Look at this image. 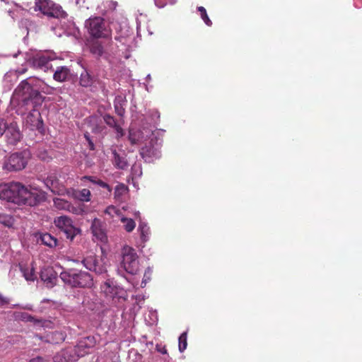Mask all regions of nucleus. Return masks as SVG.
Masks as SVG:
<instances>
[{
  "instance_id": "nucleus-35",
  "label": "nucleus",
  "mask_w": 362,
  "mask_h": 362,
  "mask_svg": "<svg viewBox=\"0 0 362 362\" xmlns=\"http://www.w3.org/2000/svg\"><path fill=\"white\" fill-rule=\"evenodd\" d=\"M105 214H107L112 218L118 217L120 218V216H122L119 211L115 206L110 205L106 208L105 210Z\"/></svg>"
},
{
  "instance_id": "nucleus-50",
  "label": "nucleus",
  "mask_w": 362,
  "mask_h": 362,
  "mask_svg": "<svg viewBox=\"0 0 362 362\" xmlns=\"http://www.w3.org/2000/svg\"><path fill=\"white\" fill-rule=\"evenodd\" d=\"M23 309L31 310L33 309V307L31 305H26L24 307H23Z\"/></svg>"
},
{
  "instance_id": "nucleus-5",
  "label": "nucleus",
  "mask_w": 362,
  "mask_h": 362,
  "mask_svg": "<svg viewBox=\"0 0 362 362\" xmlns=\"http://www.w3.org/2000/svg\"><path fill=\"white\" fill-rule=\"evenodd\" d=\"M85 25L88 33L93 37L105 38L110 35V31L101 17L90 18L86 21Z\"/></svg>"
},
{
  "instance_id": "nucleus-15",
  "label": "nucleus",
  "mask_w": 362,
  "mask_h": 362,
  "mask_svg": "<svg viewBox=\"0 0 362 362\" xmlns=\"http://www.w3.org/2000/svg\"><path fill=\"white\" fill-rule=\"evenodd\" d=\"M40 276L47 288H52L57 281V273L51 267H43L41 269Z\"/></svg>"
},
{
  "instance_id": "nucleus-53",
  "label": "nucleus",
  "mask_w": 362,
  "mask_h": 362,
  "mask_svg": "<svg viewBox=\"0 0 362 362\" xmlns=\"http://www.w3.org/2000/svg\"><path fill=\"white\" fill-rule=\"evenodd\" d=\"M146 79H147L148 81H150V80L151 79V75H150V74H148V75L146 76Z\"/></svg>"
},
{
  "instance_id": "nucleus-32",
  "label": "nucleus",
  "mask_w": 362,
  "mask_h": 362,
  "mask_svg": "<svg viewBox=\"0 0 362 362\" xmlns=\"http://www.w3.org/2000/svg\"><path fill=\"white\" fill-rule=\"evenodd\" d=\"M119 220L123 223V228L127 232L131 233L134 230L136 223L132 218H127L122 215Z\"/></svg>"
},
{
  "instance_id": "nucleus-19",
  "label": "nucleus",
  "mask_w": 362,
  "mask_h": 362,
  "mask_svg": "<svg viewBox=\"0 0 362 362\" xmlns=\"http://www.w3.org/2000/svg\"><path fill=\"white\" fill-rule=\"evenodd\" d=\"M72 73L69 68L66 66H58L55 70L53 78L58 82H64L71 79Z\"/></svg>"
},
{
  "instance_id": "nucleus-36",
  "label": "nucleus",
  "mask_w": 362,
  "mask_h": 362,
  "mask_svg": "<svg viewBox=\"0 0 362 362\" xmlns=\"http://www.w3.org/2000/svg\"><path fill=\"white\" fill-rule=\"evenodd\" d=\"M197 10L200 12L201 18L204 21V22L208 26H211L212 25L211 21L209 19L206 9L203 6H199L197 8Z\"/></svg>"
},
{
  "instance_id": "nucleus-47",
  "label": "nucleus",
  "mask_w": 362,
  "mask_h": 362,
  "mask_svg": "<svg viewBox=\"0 0 362 362\" xmlns=\"http://www.w3.org/2000/svg\"><path fill=\"white\" fill-rule=\"evenodd\" d=\"M158 351H160L163 354H167V349L165 347H163L161 349H158Z\"/></svg>"
},
{
  "instance_id": "nucleus-42",
  "label": "nucleus",
  "mask_w": 362,
  "mask_h": 362,
  "mask_svg": "<svg viewBox=\"0 0 362 362\" xmlns=\"http://www.w3.org/2000/svg\"><path fill=\"white\" fill-rule=\"evenodd\" d=\"M97 185H99L100 187H103V188L107 189L109 192H111V190H112L111 187H110V185L108 184H107L106 182H103L101 180H98L97 181Z\"/></svg>"
},
{
  "instance_id": "nucleus-37",
  "label": "nucleus",
  "mask_w": 362,
  "mask_h": 362,
  "mask_svg": "<svg viewBox=\"0 0 362 362\" xmlns=\"http://www.w3.org/2000/svg\"><path fill=\"white\" fill-rule=\"evenodd\" d=\"M187 346V332H183L179 337V351L183 352Z\"/></svg>"
},
{
  "instance_id": "nucleus-11",
  "label": "nucleus",
  "mask_w": 362,
  "mask_h": 362,
  "mask_svg": "<svg viewBox=\"0 0 362 362\" xmlns=\"http://www.w3.org/2000/svg\"><path fill=\"white\" fill-rule=\"evenodd\" d=\"M154 136L151 137L149 141V145L146 144L140 151L141 156L146 162L151 163L154 159L158 158L160 156L158 146H154L153 142Z\"/></svg>"
},
{
  "instance_id": "nucleus-10",
  "label": "nucleus",
  "mask_w": 362,
  "mask_h": 362,
  "mask_svg": "<svg viewBox=\"0 0 362 362\" xmlns=\"http://www.w3.org/2000/svg\"><path fill=\"white\" fill-rule=\"evenodd\" d=\"M83 266L88 270L93 271L98 274L106 273V267L103 263L101 259L97 257L95 255H90L81 260Z\"/></svg>"
},
{
  "instance_id": "nucleus-1",
  "label": "nucleus",
  "mask_w": 362,
  "mask_h": 362,
  "mask_svg": "<svg viewBox=\"0 0 362 362\" xmlns=\"http://www.w3.org/2000/svg\"><path fill=\"white\" fill-rule=\"evenodd\" d=\"M40 83V81L35 78H28L22 81L13 93L14 97L23 105L27 106V110H30L25 117V122L31 129L40 130L43 126L40 113L35 109L44 100L38 89L47 94L51 93L52 90V88L47 86L41 87Z\"/></svg>"
},
{
  "instance_id": "nucleus-27",
  "label": "nucleus",
  "mask_w": 362,
  "mask_h": 362,
  "mask_svg": "<svg viewBox=\"0 0 362 362\" xmlns=\"http://www.w3.org/2000/svg\"><path fill=\"white\" fill-rule=\"evenodd\" d=\"M90 126L93 133H102L105 129L102 119L97 117H91L90 118Z\"/></svg>"
},
{
  "instance_id": "nucleus-14",
  "label": "nucleus",
  "mask_w": 362,
  "mask_h": 362,
  "mask_svg": "<svg viewBox=\"0 0 362 362\" xmlns=\"http://www.w3.org/2000/svg\"><path fill=\"white\" fill-rule=\"evenodd\" d=\"M5 136L7 142L10 144L15 145L20 141L22 134L16 122H11L7 125Z\"/></svg>"
},
{
  "instance_id": "nucleus-55",
  "label": "nucleus",
  "mask_w": 362,
  "mask_h": 362,
  "mask_svg": "<svg viewBox=\"0 0 362 362\" xmlns=\"http://www.w3.org/2000/svg\"><path fill=\"white\" fill-rule=\"evenodd\" d=\"M139 211H137V212H136V213H135V216H139Z\"/></svg>"
},
{
  "instance_id": "nucleus-12",
  "label": "nucleus",
  "mask_w": 362,
  "mask_h": 362,
  "mask_svg": "<svg viewBox=\"0 0 362 362\" xmlns=\"http://www.w3.org/2000/svg\"><path fill=\"white\" fill-rule=\"evenodd\" d=\"M51 60L47 53H37L32 57L31 64L33 67L46 71L51 68Z\"/></svg>"
},
{
  "instance_id": "nucleus-17",
  "label": "nucleus",
  "mask_w": 362,
  "mask_h": 362,
  "mask_svg": "<svg viewBox=\"0 0 362 362\" xmlns=\"http://www.w3.org/2000/svg\"><path fill=\"white\" fill-rule=\"evenodd\" d=\"M45 184L53 193L58 194H69L64 186L60 185L56 176L54 175H49L45 180Z\"/></svg>"
},
{
  "instance_id": "nucleus-39",
  "label": "nucleus",
  "mask_w": 362,
  "mask_h": 362,
  "mask_svg": "<svg viewBox=\"0 0 362 362\" xmlns=\"http://www.w3.org/2000/svg\"><path fill=\"white\" fill-rule=\"evenodd\" d=\"M67 211L76 215H81L84 212V209L81 206H74L71 204H69Z\"/></svg>"
},
{
  "instance_id": "nucleus-43",
  "label": "nucleus",
  "mask_w": 362,
  "mask_h": 362,
  "mask_svg": "<svg viewBox=\"0 0 362 362\" xmlns=\"http://www.w3.org/2000/svg\"><path fill=\"white\" fill-rule=\"evenodd\" d=\"M88 180L90 182H91L92 183L97 185V181L99 179H97L95 177H93V176H83L82 177V180Z\"/></svg>"
},
{
  "instance_id": "nucleus-41",
  "label": "nucleus",
  "mask_w": 362,
  "mask_h": 362,
  "mask_svg": "<svg viewBox=\"0 0 362 362\" xmlns=\"http://www.w3.org/2000/svg\"><path fill=\"white\" fill-rule=\"evenodd\" d=\"M7 125L8 124L3 119H0V136L5 134Z\"/></svg>"
},
{
  "instance_id": "nucleus-46",
  "label": "nucleus",
  "mask_w": 362,
  "mask_h": 362,
  "mask_svg": "<svg viewBox=\"0 0 362 362\" xmlns=\"http://www.w3.org/2000/svg\"><path fill=\"white\" fill-rule=\"evenodd\" d=\"M7 302L8 301L2 296L0 295V305L7 303Z\"/></svg>"
},
{
  "instance_id": "nucleus-30",
  "label": "nucleus",
  "mask_w": 362,
  "mask_h": 362,
  "mask_svg": "<svg viewBox=\"0 0 362 362\" xmlns=\"http://www.w3.org/2000/svg\"><path fill=\"white\" fill-rule=\"evenodd\" d=\"M90 51L96 57H102L104 54V47L98 40H93L90 43Z\"/></svg>"
},
{
  "instance_id": "nucleus-34",
  "label": "nucleus",
  "mask_w": 362,
  "mask_h": 362,
  "mask_svg": "<svg viewBox=\"0 0 362 362\" xmlns=\"http://www.w3.org/2000/svg\"><path fill=\"white\" fill-rule=\"evenodd\" d=\"M13 218L7 214H0V223L6 226L11 227L13 224Z\"/></svg>"
},
{
  "instance_id": "nucleus-9",
  "label": "nucleus",
  "mask_w": 362,
  "mask_h": 362,
  "mask_svg": "<svg viewBox=\"0 0 362 362\" xmlns=\"http://www.w3.org/2000/svg\"><path fill=\"white\" fill-rule=\"evenodd\" d=\"M100 290L104 295L114 300L116 298H124V290L117 285L113 279H107L100 286Z\"/></svg>"
},
{
  "instance_id": "nucleus-22",
  "label": "nucleus",
  "mask_w": 362,
  "mask_h": 362,
  "mask_svg": "<svg viewBox=\"0 0 362 362\" xmlns=\"http://www.w3.org/2000/svg\"><path fill=\"white\" fill-rule=\"evenodd\" d=\"M102 119L109 127L113 128L117 133V138H120L124 136V132L122 128L117 124L115 119L109 114H105L102 117Z\"/></svg>"
},
{
  "instance_id": "nucleus-24",
  "label": "nucleus",
  "mask_w": 362,
  "mask_h": 362,
  "mask_svg": "<svg viewBox=\"0 0 362 362\" xmlns=\"http://www.w3.org/2000/svg\"><path fill=\"white\" fill-rule=\"evenodd\" d=\"M26 71L25 69L22 70H16V71H8L4 75V81L8 85V88L10 89L13 86V83L16 81L18 78V74H23Z\"/></svg>"
},
{
  "instance_id": "nucleus-16",
  "label": "nucleus",
  "mask_w": 362,
  "mask_h": 362,
  "mask_svg": "<svg viewBox=\"0 0 362 362\" xmlns=\"http://www.w3.org/2000/svg\"><path fill=\"white\" fill-rule=\"evenodd\" d=\"M90 230L92 231L93 236L97 240L102 243H105L107 241V235L105 226L100 219L95 218L93 220Z\"/></svg>"
},
{
  "instance_id": "nucleus-28",
  "label": "nucleus",
  "mask_w": 362,
  "mask_h": 362,
  "mask_svg": "<svg viewBox=\"0 0 362 362\" xmlns=\"http://www.w3.org/2000/svg\"><path fill=\"white\" fill-rule=\"evenodd\" d=\"M38 240L49 247H54L57 245V239L47 233H41Z\"/></svg>"
},
{
  "instance_id": "nucleus-51",
  "label": "nucleus",
  "mask_w": 362,
  "mask_h": 362,
  "mask_svg": "<svg viewBox=\"0 0 362 362\" xmlns=\"http://www.w3.org/2000/svg\"><path fill=\"white\" fill-rule=\"evenodd\" d=\"M54 334L55 336H59V337H59V339H60V340H64V337H63V335H62V334H61V333L56 332V333H54Z\"/></svg>"
},
{
  "instance_id": "nucleus-52",
  "label": "nucleus",
  "mask_w": 362,
  "mask_h": 362,
  "mask_svg": "<svg viewBox=\"0 0 362 362\" xmlns=\"http://www.w3.org/2000/svg\"><path fill=\"white\" fill-rule=\"evenodd\" d=\"M156 4L159 8H163L165 6V4H161V5L158 4L157 1H156Z\"/></svg>"
},
{
  "instance_id": "nucleus-31",
  "label": "nucleus",
  "mask_w": 362,
  "mask_h": 362,
  "mask_svg": "<svg viewBox=\"0 0 362 362\" xmlns=\"http://www.w3.org/2000/svg\"><path fill=\"white\" fill-rule=\"evenodd\" d=\"M127 101L122 96H117L115 100V109L116 113L119 116H123L124 114V105H126Z\"/></svg>"
},
{
  "instance_id": "nucleus-6",
  "label": "nucleus",
  "mask_w": 362,
  "mask_h": 362,
  "mask_svg": "<svg viewBox=\"0 0 362 362\" xmlns=\"http://www.w3.org/2000/svg\"><path fill=\"white\" fill-rule=\"evenodd\" d=\"M35 10L40 11L43 14L49 17L65 18L66 16V13L62 10V6L49 0H37L35 2Z\"/></svg>"
},
{
  "instance_id": "nucleus-29",
  "label": "nucleus",
  "mask_w": 362,
  "mask_h": 362,
  "mask_svg": "<svg viewBox=\"0 0 362 362\" xmlns=\"http://www.w3.org/2000/svg\"><path fill=\"white\" fill-rule=\"evenodd\" d=\"M138 230L140 233L141 240L143 243H146L149 240L150 238V228L146 223L140 221Z\"/></svg>"
},
{
  "instance_id": "nucleus-4",
  "label": "nucleus",
  "mask_w": 362,
  "mask_h": 362,
  "mask_svg": "<svg viewBox=\"0 0 362 362\" xmlns=\"http://www.w3.org/2000/svg\"><path fill=\"white\" fill-rule=\"evenodd\" d=\"M122 257L120 268L128 274H136L139 270V262L135 250L131 247L124 246L122 250Z\"/></svg>"
},
{
  "instance_id": "nucleus-54",
  "label": "nucleus",
  "mask_w": 362,
  "mask_h": 362,
  "mask_svg": "<svg viewBox=\"0 0 362 362\" xmlns=\"http://www.w3.org/2000/svg\"><path fill=\"white\" fill-rule=\"evenodd\" d=\"M49 341H51L52 343H57V341H54V340H49Z\"/></svg>"
},
{
  "instance_id": "nucleus-40",
  "label": "nucleus",
  "mask_w": 362,
  "mask_h": 362,
  "mask_svg": "<svg viewBox=\"0 0 362 362\" xmlns=\"http://www.w3.org/2000/svg\"><path fill=\"white\" fill-rule=\"evenodd\" d=\"M127 190V187L124 185L120 184L117 185L115 187V197L121 196L123 193H124Z\"/></svg>"
},
{
  "instance_id": "nucleus-38",
  "label": "nucleus",
  "mask_w": 362,
  "mask_h": 362,
  "mask_svg": "<svg viewBox=\"0 0 362 362\" xmlns=\"http://www.w3.org/2000/svg\"><path fill=\"white\" fill-rule=\"evenodd\" d=\"M131 170L133 177H140L142 175L141 166L139 163H134Z\"/></svg>"
},
{
  "instance_id": "nucleus-56",
  "label": "nucleus",
  "mask_w": 362,
  "mask_h": 362,
  "mask_svg": "<svg viewBox=\"0 0 362 362\" xmlns=\"http://www.w3.org/2000/svg\"><path fill=\"white\" fill-rule=\"evenodd\" d=\"M175 1H173L170 2V4H175Z\"/></svg>"
},
{
  "instance_id": "nucleus-3",
  "label": "nucleus",
  "mask_w": 362,
  "mask_h": 362,
  "mask_svg": "<svg viewBox=\"0 0 362 362\" xmlns=\"http://www.w3.org/2000/svg\"><path fill=\"white\" fill-rule=\"evenodd\" d=\"M60 278L71 287H90L93 285V278L90 274L74 269L61 272Z\"/></svg>"
},
{
  "instance_id": "nucleus-57",
  "label": "nucleus",
  "mask_w": 362,
  "mask_h": 362,
  "mask_svg": "<svg viewBox=\"0 0 362 362\" xmlns=\"http://www.w3.org/2000/svg\"><path fill=\"white\" fill-rule=\"evenodd\" d=\"M2 1H5V0H1Z\"/></svg>"
},
{
  "instance_id": "nucleus-18",
  "label": "nucleus",
  "mask_w": 362,
  "mask_h": 362,
  "mask_svg": "<svg viewBox=\"0 0 362 362\" xmlns=\"http://www.w3.org/2000/svg\"><path fill=\"white\" fill-rule=\"evenodd\" d=\"M76 350L72 348H68L60 351L54 358L55 362H63L76 361L78 356H76Z\"/></svg>"
},
{
  "instance_id": "nucleus-48",
  "label": "nucleus",
  "mask_w": 362,
  "mask_h": 362,
  "mask_svg": "<svg viewBox=\"0 0 362 362\" xmlns=\"http://www.w3.org/2000/svg\"><path fill=\"white\" fill-rule=\"evenodd\" d=\"M6 263L5 259L0 257V268L3 267Z\"/></svg>"
},
{
  "instance_id": "nucleus-49",
  "label": "nucleus",
  "mask_w": 362,
  "mask_h": 362,
  "mask_svg": "<svg viewBox=\"0 0 362 362\" xmlns=\"http://www.w3.org/2000/svg\"><path fill=\"white\" fill-rule=\"evenodd\" d=\"M152 271L150 268H148L144 274V276H146L147 275H151Z\"/></svg>"
},
{
  "instance_id": "nucleus-20",
  "label": "nucleus",
  "mask_w": 362,
  "mask_h": 362,
  "mask_svg": "<svg viewBox=\"0 0 362 362\" xmlns=\"http://www.w3.org/2000/svg\"><path fill=\"white\" fill-rule=\"evenodd\" d=\"M18 267L21 272L23 274V276L25 279L26 281H34L36 279L37 276L33 263L28 264L21 262L18 264Z\"/></svg>"
},
{
  "instance_id": "nucleus-45",
  "label": "nucleus",
  "mask_w": 362,
  "mask_h": 362,
  "mask_svg": "<svg viewBox=\"0 0 362 362\" xmlns=\"http://www.w3.org/2000/svg\"><path fill=\"white\" fill-rule=\"evenodd\" d=\"M147 280H150V277L148 276V275L146 276H144V279H143V281L141 282V287H144L145 286Z\"/></svg>"
},
{
  "instance_id": "nucleus-8",
  "label": "nucleus",
  "mask_w": 362,
  "mask_h": 362,
  "mask_svg": "<svg viewBox=\"0 0 362 362\" xmlns=\"http://www.w3.org/2000/svg\"><path fill=\"white\" fill-rule=\"evenodd\" d=\"M54 223L59 230L65 233L66 238L71 240L81 233V229L74 226L72 220L66 216L56 218Z\"/></svg>"
},
{
  "instance_id": "nucleus-26",
  "label": "nucleus",
  "mask_w": 362,
  "mask_h": 362,
  "mask_svg": "<svg viewBox=\"0 0 362 362\" xmlns=\"http://www.w3.org/2000/svg\"><path fill=\"white\" fill-rule=\"evenodd\" d=\"M93 83V77L86 69H84L80 75L79 84L83 87L88 88L90 87Z\"/></svg>"
},
{
  "instance_id": "nucleus-33",
  "label": "nucleus",
  "mask_w": 362,
  "mask_h": 362,
  "mask_svg": "<svg viewBox=\"0 0 362 362\" xmlns=\"http://www.w3.org/2000/svg\"><path fill=\"white\" fill-rule=\"evenodd\" d=\"M54 204L57 209L67 211L70 203L65 199L56 198L54 199Z\"/></svg>"
},
{
  "instance_id": "nucleus-21",
  "label": "nucleus",
  "mask_w": 362,
  "mask_h": 362,
  "mask_svg": "<svg viewBox=\"0 0 362 362\" xmlns=\"http://www.w3.org/2000/svg\"><path fill=\"white\" fill-rule=\"evenodd\" d=\"M21 319L26 322H33L35 325L40 327L52 328V322L42 319H37L27 313L21 314Z\"/></svg>"
},
{
  "instance_id": "nucleus-58",
  "label": "nucleus",
  "mask_w": 362,
  "mask_h": 362,
  "mask_svg": "<svg viewBox=\"0 0 362 362\" xmlns=\"http://www.w3.org/2000/svg\"><path fill=\"white\" fill-rule=\"evenodd\" d=\"M76 3L78 4V1L76 0Z\"/></svg>"
},
{
  "instance_id": "nucleus-7",
  "label": "nucleus",
  "mask_w": 362,
  "mask_h": 362,
  "mask_svg": "<svg viewBox=\"0 0 362 362\" xmlns=\"http://www.w3.org/2000/svg\"><path fill=\"white\" fill-rule=\"evenodd\" d=\"M27 153H15L9 156L4 163L3 168L7 171H18L27 165Z\"/></svg>"
},
{
  "instance_id": "nucleus-44",
  "label": "nucleus",
  "mask_w": 362,
  "mask_h": 362,
  "mask_svg": "<svg viewBox=\"0 0 362 362\" xmlns=\"http://www.w3.org/2000/svg\"><path fill=\"white\" fill-rule=\"evenodd\" d=\"M29 362H44V359L42 357L38 356L30 360Z\"/></svg>"
},
{
  "instance_id": "nucleus-25",
  "label": "nucleus",
  "mask_w": 362,
  "mask_h": 362,
  "mask_svg": "<svg viewBox=\"0 0 362 362\" xmlns=\"http://www.w3.org/2000/svg\"><path fill=\"white\" fill-rule=\"evenodd\" d=\"M90 192L88 189L81 190L71 189V196L81 202H89L90 200Z\"/></svg>"
},
{
  "instance_id": "nucleus-2",
  "label": "nucleus",
  "mask_w": 362,
  "mask_h": 362,
  "mask_svg": "<svg viewBox=\"0 0 362 362\" xmlns=\"http://www.w3.org/2000/svg\"><path fill=\"white\" fill-rule=\"evenodd\" d=\"M0 199L17 204L37 205L45 199L43 192L29 189L20 182H9L0 185Z\"/></svg>"
},
{
  "instance_id": "nucleus-23",
  "label": "nucleus",
  "mask_w": 362,
  "mask_h": 362,
  "mask_svg": "<svg viewBox=\"0 0 362 362\" xmlns=\"http://www.w3.org/2000/svg\"><path fill=\"white\" fill-rule=\"evenodd\" d=\"M113 154V164L114 165L121 170H124L128 167V162L124 152L118 153L116 150L112 151Z\"/></svg>"
},
{
  "instance_id": "nucleus-13",
  "label": "nucleus",
  "mask_w": 362,
  "mask_h": 362,
  "mask_svg": "<svg viewBox=\"0 0 362 362\" xmlns=\"http://www.w3.org/2000/svg\"><path fill=\"white\" fill-rule=\"evenodd\" d=\"M153 137L152 130L144 129H130L129 139L132 144H136L143 141H146L147 138L149 139Z\"/></svg>"
}]
</instances>
